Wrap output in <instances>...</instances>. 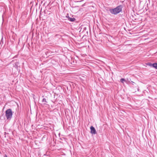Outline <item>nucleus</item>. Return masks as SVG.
I'll use <instances>...</instances> for the list:
<instances>
[{
	"label": "nucleus",
	"mask_w": 157,
	"mask_h": 157,
	"mask_svg": "<svg viewBox=\"0 0 157 157\" xmlns=\"http://www.w3.org/2000/svg\"><path fill=\"white\" fill-rule=\"evenodd\" d=\"M6 115L7 119H10L12 117V113L11 110L9 109L6 111Z\"/></svg>",
	"instance_id": "obj_2"
},
{
	"label": "nucleus",
	"mask_w": 157,
	"mask_h": 157,
	"mask_svg": "<svg viewBox=\"0 0 157 157\" xmlns=\"http://www.w3.org/2000/svg\"><path fill=\"white\" fill-rule=\"evenodd\" d=\"M128 79H125L124 78H122L121 79L120 81L122 83H123L124 82H125L126 83H127L128 82Z\"/></svg>",
	"instance_id": "obj_4"
},
{
	"label": "nucleus",
	"mask_w": 157,
	"mask_h": 157,
	"mask_svg": "<svg viewBox=\"0 0 157 157\" xmlns=\"http://www.w3.org/2000/svg\"><path fill=\"white\" fill-rule=\"evenodd\" d=\"M68 20L71 21L73 22L75 21V19L74 18H71L69 17Z\"/></svg>",
	"instance_id": "obj_5"
},
{
	"label": "nucleus",
	"mask_w": 157,
	"mask_h": 157,
	"mask_svg": "<svg viewBox=\"0 0 157 157\" xmlns=\"http://www.w3.org/2000/svg\"><path fill=\"white\" fill-rule=\"evenodd\" d=\"M152 66L156 68V69H157V63H155L153 64H152Z\"/></svg>",
	"instance_id": "obj_6"
},
{
	"label": "nucleus",
	"mask_w": 157,
	"mask_h": 157,
	"mask_svg": "<svg viewBox=\"0 0 157 157\" xmlns=\"http://www.w3.org/2000/svg\"><path fill=\"white\" fill-rule=\"evenodd\" d=\"M121 6H119L116 8L111 10L110 11L111 13L113 14H117L121 11Z\"/></svg>",
	"instance_id": "obj_1"
},
{
	"label": "nucleus",
	"mask_w": 157,
	"mask_h": 157,
	"mask_svg": "<svg viewBox=\"0 0 157 157\" xmlns=\"http://www.w3.org/2000/svg\"><path fill=\"white\" fill-rule=\"evenodd\" d=\"M4 157H7L6 155H5Z\"/></svg>",
	"instance_id": "obj_8"
},
{
	"label": "nucleus",
	"mask_w": 157,
	"mask_h": 157,
	"mask_svg": "<svg viewBox=\"0 0 157 157\" xmlns=\"http://www.w3.org/2000/svg\"><path fill=\"white\" fill-rule=\"evenodd\" d=\"M147 65H149L150 66H152V64L151 63H147Z\"/></svg>",
	"instance_id": "obj_7"
},
{
	"label": "nucleus",
	"mask_w": 157,
	"mask_h": 157,
	"mask_svg": "<svg viewBox=\"0 0 157 157\" xmlns=\"http://www.w3.org/2000/svg\"><path fill=\"white\" fill-rule=\"evenodd\" d=\"M90 129L91 130V133L94 134L96 133V132L95 128L92 126H91L90 127Z\"/></svg>",
	"instance_id": "obj_3"
}]
</instances>
